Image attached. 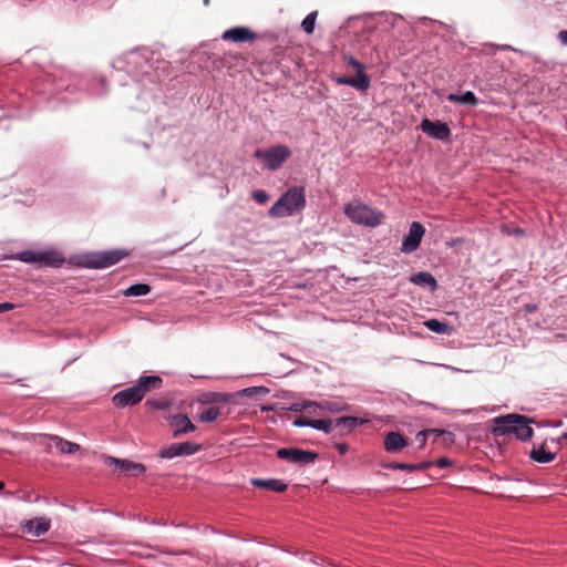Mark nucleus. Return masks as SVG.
I'll return each instance as SVG.
<instances>
[{
  "label": "nucleus",
  "instance_id": "21",
  "mask_svg": "<svg viewBox=\"0 0 567 567\" xmlns=\"http://www.w3.org/2000/svg\"><path fill=\"white\" fill-rule=\"evenodd\" d=\"M410 280H411V282H413L417 286H422V287L429 286L432 290H435L437 287V282H436L435 278L430 272H426V271H420V272L413 275L410 278Z\"/></svg>",
  "mask_w": 567,
  "mask_h": 567
},
{
  "label": "nucleus",
  "instance_id": "14",
  "mask_svg": "<svg viewBox=\"0 0 567 567\" xmlns=\"http://www.w3.org/2000/svg\"><path fill=\"white\" fill-rule=\"evenodd\" d=\"M162 384L163 380L158 375H142L134 385L143 399L148 391L159 389Z\"/></svg>",
  "mask_w": 567,
  "mask_h": 567
},
{
  "label": "nucleus",
  "instance_id": "11",
  "mask_svg": "<svg viewBox=\"0 0 567 567\" xmlns=\"http://www.w3.org/2000/svg\"><path fill=\"white\" fill-rule=\"evenodd\" d=\"M173 437H179L183 434L194 432L196 426L186 414H176L168 419Z\"/></svg>",
  "mask_w": 567,
  "mask_h": 567
},
{
  "label": "nucleus",
  "instance_id": "48",
  "mask_svg": "<svg viewBox=\"0 0 567 567\" xmlns=\"http://www.w3.org/2000/svg\"><path fill=\"white\" fill-rule=\"evenodd\" d=\"M347 449H348V447H347V445H346V444H340V445H339V451H340L341 453H346V452H347Z\"/></svg>",
  "mask_w": 567,
  "mask_h": 567
},
{
  "label": "nucleus",
  "instance_id": "22",
  "mask_svg": "<svg viewBox=\"0 0 567 567\" xmlns=\"http://www.w3.org/2000/svg\"><path fill=\"white\" fill-rule=\"evenodd\" d=\"M424 326L432 332L440 334H451L453 332V327L451 324L437 319H429L424 321Z\"/></svg>",
  "mask_w": 567,
  "mask_h": 567
},
{
  "label": "nucleus",
  "instance_id": "39",
  "mask_svg": "<svg viewBox=\"0 0 567 567\" xmlns=\"http://www.w3.org/2000/svg\"><path fill=\"white\" fill-rule=\"evenodd\" d=\"M292 424L297 427H311V420L306 416H299L292 421Z\"/></svg>",
  "mask_w": 567,
  "mask_h": 567
},
{
  "label": "nucleus",
  "instance_id": "23",
  "mask_svg": "<svg viewBox=\"0 0 567 567\" xmlns=\"http://www.w3.org/2000/svg\"><path fill=\"white\" fill-rule=\"evenodd\" d=\"M529 456L533 461L544 464V463H549V462L554 461L556 455H555V453L546 451L545 445L543 444L538 447H534L530 451Z\"/></svg>",
  "mask_w": 567,
  "mask_h": 567
},
{
  "label": "nucleus",
  "instance_id": "45",
  "mask_svg": "<svg viewBox=\"0 0 567 567\" xmlns=\"http://www.w3.org/2000/svg\"><path fill=\"white\" fill-rule=\"evenodd\" d=\"M14 308H16L14 303L2 302V303H0V313L13 310Z\"/></svg>",
  "mask_w": 567,
  "mask_h": 567
},
{
  "label": "nucleus",
  "instance_id": "51",
  "mask_svg": "<svg viewBox=\"0 0 567 567\" xmlns=\"http://www.w3.org/2000/svg\"><path fill=\"white\" fill-rule=\"evenodd\" d=\"M4 487V484L2 482H0V489H2Z\"/></svg>",
  "mask_w": 567,
  "mask_h": 567
},
{
  "label": "nucleus",
  "instance_id": "52",
  "mask_svg": "<svg viewBox=\"0 0 567 567\" xmlns=\"http://www.w3.org/2000/svg\"><path fill=\"white\" fill-rule=\"evenodd\" d=\"M563 437L567 440V432L564 433Z\"/></svg>",
  "mask_w": 567,
  "mask_h": 567
},
{
  "label": "nucleus",
  "instance_id": "15",
  "mask_svg": "<svg viewBox=\"0 0 567 567\" xmlns=\"http://www.w3.org/2000/svg\"><path fill=\"white\" fill-rule=\"evenodd\" d=\"M162 384L163 380L158 375H142L134 385L143 399L148 391L159 389Z\"/></svg>",
  "mask_w": 567,
  "mask_h": 567
},
{
  "label": "nucleus",
  "instance_id": "24",
  "mask_svg": "<svg viewBox=\"0 0 567 567\" xmlns=\"http://www.w3.org/2000/svg\"><path fill=\"white\" fill-rule=\"evenodd\" d=\"M447 100L450 102L465 104V105H476L478 103L477 97L472 91H466L462 94L451 93L447 95Z\"/></svg>",
  "mask_w": 567,
  "mask_h": 567
},
{
  "label": "nucleus",
  "instance_id": "5",
  "mask_svg": "<svg viewBox=\"0 0 567 567\" xmlns=\"http://www.w3.org/2000/svg\"><path fill=\"white\" fill-rule=\"evenodd\" d=\"M127 255L124 249L91 252L84 256L83 265L92 269H103L120 262Z\"/></svg>",
  "mask_w": 567,
  "mask_h": 567
},
{
  "label": "nucleus",
  "instance_id": "37",
  "mask_svg": "<svg viewBox=\"0 0 567 567\" xmlns=\"http://www.w3.org/2000/svg\"><path fill=\"white\" fill-rule=\"evenodd\" d=\"M318 405V409L322 410V411H329V412H338V411H341V408L338 406L336 403H332V402H322V403H317Z\"/></svg>",
  "mask_w": 567,
  "mask_h": 567
},
{
  "label": "nucleus",
  "instance_id": "12",
  "mask_svg": "<svg viewBox=\"0 0 567 567\" xmlns=\"http://www.w3.org/2000/svg\"><path fill=\"white\" fill-rule=\"evenodd\" d=\"M105 464L114 465L121 473H130L132 476H138L146 470L142 463H135L128 460H120L113 456H106Z\"/></svg>",
  "mask_w": 567,
  "mask_h": 567
},
{
  "label": "nucleus",
  "instance_id": "19",
  "mask_svg": "<svg viewBox=\"0 0 567 567\" xmlns=\"http://www.w3.org/2000/svg\"><path fill=\"white\" fill-rule=\"evenodd\" d=\"M251 484L256 487L266 488L269 491L282 493L287 489L288 485L281 481L276 478L270 480H261V478H254L251 480Z\"/></svg>",
  "mask_w": 567,
  "mask_h": 567
},
{
  "label": "nucleus",
  "instance_id": "3",
  "mask_svg": "<svg viewBox=\"0 0 567 567\" xmlns=\"http://www.w3.org/2000/svg\"><path fill=\"white\" fill-rule=\"evenodd\" d=\"M344 214L352 223L368 227H375L380 225L384 218V215L381 212H377L359 200H353L347 204L344 207Z\"/></svg>",
  "mask_w": 567,
  "mask_h": 567
},
{
  "label": "nucleus",
  "instance_id": "25",
  "mask_svg": "<svg viewBox=\"0 0 567 567\" xmlns=\"http://www.w3.org/2000/svg\"><path fill=\"white\" fill-rule=\"evenodd\" d=\"M233 395L229 393L210 392L203 395L200 402L203 403H228Z\"/></svg>",
  "mask_w": 567,
  "mask_h": 567
},
{
  "label": "nucleus",
  "instance_id": "17",
  "mask_svg": "<svg viewBox=\"0 0 567 567\" xmlns=\"http://www.w3.org/2000/svg\"><path fill=\"white\" fill-rule=\"evenodd\" d=\"M408 446V441L399 432H389L384 437V449L386 452L396 453Z\"/></svg>",
  "mask_w": 567,
  "mask_h": 567
},
{
  "label": "nucleus",
  "instance_id": "9",
  "mask_svg": "<svg viewBox=\"0 0 567 567\" xmlns=\"http://www.w3.org/2000/svg\"><path fill=\"white\" fill-rule=\"evenodd\" d=\"M421 130L430 137L440 141H446L451 135L449 125L441 121L432 122L429 118H424L421 122Z\"/></svg>",
  "mask_w": 567,
  "mask_h": 567
},
{
  "label": "nucleus",
  "instance_id": "16",
  "mask_svg": "<svg viewBox=\"0 0 567 567\" xmlns=\"http://www.w3.org/2000/svg\"><path fill=\"white\" fill-rule=\"evenodd\" d=\"M64 262V257L56 250L39 251L37 262L41 266L59 267Z\"/></svg>",
  "mask_w": 567,
  "mask_h": 567
},
{
  "label": "nucleus",
  "instance_id": "8",
  "mask_svg": "<svg viewBox=\"0 0 567 567\" xmlns=\"http://www.w3.org/2000/svg\"><path fill=\"white\" fill-rule=\"evenodd\" d=\"M200 450V445L190 443V442H182L174 443L167 447H164L159 451L158 456L162 458H174L177 456L193 455Z\"/></svg>",
  "mask_w": 567,
  "mask_h": 567
},
{
  "label": "nucleus",
  "instance_id": "33",
  "mask_svg": "<svg viewBox=\"0 0 567 567\" xmlns=\"http://www.w3.org/2000/svg\"><path fill=\"white\" fill-rule=\"evenodd\" d=\"M39 251L23 250L19 252L18 259L27 264H35Z\"/></svg>",
  "mask_w": 567,
  "mask_h": 567
},
{
  "label": "nucleus",
  "instance_id": "49",
  "mask_svg": "<svg viewBox=\"0 0 567 567\" xmlns=\"http://www.w3.org/2000/svg\"><path fill=\"white\" fill-rule=\"evenodd\" d=\"M526 310H527V312H533V311H535V310H536V306H530V305H528V306L526 307Z\"/></svg>",
  "mask_w": 567,
  "mask_h": 567
},
{
  "label": "nucleus",
  "instance_id": "47",
  "mask_svg": "<svg viewBox=\"0 0 567 567\" xmlns=\"http://www.w3.org/2000/svg\"><path fill=\"white\" fill-rule=\"evenodd\" d=\"M558 40H559L564 45H567V29H566V30H561V31L558 33Z\"/></svg>",
  "mask_w": 567,
  "mask_h": 567
},
{
  "label": "nucleus",
  "instance_id": "40",
  "mask_svg": "<svg viewBox=\"0 0 567 567\" xmlns=\"http://www.w3.org/2000/svg\"><path fill=\"white\" fill-rule=\"evenodd\" d=\"M146 403L156 410H166L169 406V403L165 401L148 400Z\"/></svg>",
  "mask_w": 567,
  "mask_h": 567
},
{
  "label": "nucleus",
  "instance_id": "34",
  "mask_svg": "<svg viewBox=\"0 0 567 567\" xmlns=\"http://www.w3.org/2000/svg\"><path fill=\"white\" fill-rule=\"evenodd\" d=\"M385 467L390 468V470H401V471L414 472L413 464H410V463L393 462V463L385 465Z\"/></svg>",
  "mask_w": 567,
  "mask_h": 567
},
{
  "label": "nucleus",
  "instance_id": "44",
  "mask_svg": "<svg viewBox=\"0 0 567 567\" xmlns=\"http://www.w3.org/2000/svg\"><path fill=\"white\" fill-rule=\"evenodd\" d=\"M431 466H432V462H421V463H417V464H413L414 472L415 471H425V470H427Z\"/></svg>",
  "mask_w": 567,
  "mask_h": 567
},
{
  "label": "nucleus",
  "instance_id": "10",
  "mask_svg": "<svg viewBox=\"0 0 567 567\" xmlns=\"http://www.w3.org/2000/svg\"><path fill=\"white\" fill-rule=\"evenodd\" d=\"M143 399L135 385L126 388L115 393L112 398V402L116 408H126L140 403Z\"/></svg>",
  "mask_w": 567,
  "mask_h": 567
},
{
  "label": "nucleus",
  "instance_id": "30",
  "mask_svg": "<svg viewBox=\"0 0 567 567\" xmlns=\"http://www.w3.org/2000/svg\"><path fill=\"white\" fill-rule=\"evenodd\" d=\"M317 16V11H312L302 20L301 28L307 34H311L313 32Z\"/></svg>",
  "mask_w": 567,
  "mask_h": 567
},
{
  "label": "nucleus",
  "instance_id": "13",
  "mask_svg": "<svg viewBox=\"0 0 567 567\" xmlns=\"http://www.w3.org/2000/svg\"><path fill=\"white\" fill-rule=\"evenodd\" d=\"M221 39L228 42H251L257 39V34L246 27H235L226 30Z\"/></svg>",
  "mask_w": 567,
  "mask_h": 567
},
{
  "label": "nucleus",
  "instance_id": "41",
  "mask_svg": "<svg viewBox=\"0 0 567 567\" xmlns=\"http://www.w3.org/2000/svg\"><path fill=\"white\" fill-rule=\"evenodd\" d=\"M429 433H434V431H420L416 436H415V440L420 443V446L423 447L429 439Z\"/></svg>",
  "mask_w": 567,
  "mask_h": 567
},
{
  "label": "nucleus",
  "instance_id": "6",
  "mask_svg": "<svg viewBox=\"0 0 567 567\" xmlns=\"http://www.w3.org/2000/svg\"><path fill=\"white\" fill-rule=\"evenodd\" d=\"M277 456L280 460L287 461L300 466L313 463L318 458V454L311 451H305L297 447H282L277 450Z\"/></svg>",
  "mask_w": 567,
  "mask_h": 567
},
{
  "label": "nucleus",
  "instance_id": "50",
  "mask_svg": "<svg viewBox=\"0 0 567 567\" xmlns=\"http://www.w3.org/2000/svg\"><path fill=\"white\" fill-rule=\"evenodd\" d=\"M319 409H310L309 411H306L309 414H317Z\"/></svg>",
  "mask_w": 567,
  "mask_h": 567
},
{
  "label": "nucleus",
  "instance_id": "1",
  "mask_svg": "<svg viewBox=\"0 0 567 567\" xmlns=\"http://www.w3.org/2000/svg\"><path fill=\"white\" fill-rule=\"evenodd\" d=\"M493 422L492 434L494 436L514 434L518 440L526 442L534 435V430L530 426L534 421L526 415L511 413L497 416Z\"/></svg>",
  "mask_w": 567,
  "mask_h": 567
},
{
  "label": "nucleus",
  "instance_id": "26",
  "mask_svg": "<svg viewBox=\"0 0 567 567\" xmlns=\"http://www.w3.org/2000/svg\"><path fill=\"white\" fill-rule=\"evenodd\" d=\"M151 291V287L147 284H135L130 286L123 291L126 297H140L146 296Z\"/></svg>",
  "mask_w": 567,
  "mask_h": 567
},
{
  "label": "nucleus",
  "instance_id": "31",
  "mask_svg": "<svg viewBox=\"0 0 567 567\" xmlns=\"http://www.w3.org/2000/svg\"><path fill=\"white\" fill-rule=\"evenodd\" d=\"M311 427L322 431L324 433H330L332 431V421L331 420H311Z\"/></svg>",
  "mask_w": 567,
  "mask_h": 567
},
{
  "label": "nucleus",
  "instance_id": "29",
  "mask_svg": "<svg viewBox=\"0 0 567 567\" xmlns=\"http://www.w3.org/2000/svg\"><path fill=\"white\" fill-rule=\"evenodd\" d=\"M364 422V420L357 416H342L337 420V425H343L349 429H354L355 426L363 424Z\"/></svg>",
  "mask_w": 567,
  "mask_h": 567
},
{
  "label": "nucleus",
  "instance_id": "53",
  "mask_svg": "<svg viewBox=\"0 0 567 567\" xmlns=\"http://www.w3.org/2000/svg\"><path fill=\"white\" fill-rule=\"evenodd\" d=\"M205 4L207 6L209 3V0H204Z\"/></svg>",
  "mask_w": 567,
  "mask_h": 567
},
{
  "label": "nucleus",
  "instance_id": "43",
  "mask_svg": "<svg viewBox=\"0 0 567 567\" xmlns=\"http://www.w3.org/2000/svg\"><path fill=\"white\" fill-rule=\"evenodd\" d=\"M426 431H434V433H429V437H432L433 441H435L439 436H442V435H449V436H452V433L451 432H447V431H444V430H439V429H427Z\"/></svg>",
  "mask_w": 567,
  "mask_h": 567
},
{
  "label": "nucleus",
  "instance_id": "38",
  "mask_svg": "<svg viewBox=\"0 0 567 567\" xmlns=\"http://www.w3.org/2000/svg\"><path fill=\"white\" fill-rule=\"evenodd\" d=\"M267 392H268V389L265 386H251V388L244 389L241 391V393L245 395L259 394V393L265 394Z\"/></svg>",
  "mask_w": 567,
  "mask_h": 567
},
{
  "label": "nucleus",
  "instance_id": "27",
  "mask_svg": "<svg viewBox=\"0 0 567 567\" xmlns=\"http://www.w3.org/2000/svg\"><path fill=\"white\" fill-rule=\"evenodd\" d=\"M219 416L220 410L216 406H209L208 409L198 413V420L205 423L215 422Z\"/></svg>",
  "mask_w": 567,
  "mask_h": 567
},
{
  "label": "nucleus",
  "instance_id": "28",
  "mask_svg": "<svg viewBox=\"0 0 567 567\" xmlns=\"http://www.w3.org/2000/svg\"><path fill=\"white\" fill-rule=\"evenodd\" d=\"M353 81L357 90L367 91L370 87V78L365 72H355Z\"/></svg>",
  "mask_w": 567,
  "mask_h": 567
},
{
  "label": "nucleus",
  "instance_id": "36",
  "mask_svg": "<svg viewBox=\"0 0 567 567\" xmlns=\"http://www.w3.org/2000/svg\"><path fill=\"white\" fill-rule=\"evenodd\" d=\"M347 63L355 69L357 72H365V66L363 63L354 59L353 56H347L346 58Z\"/></svg>",
  "mask_w": 567,
  "mask_h": 567
},
{
  "label": "nucleus",
  "instance_id": "2",
  "mask_svg": "<svg viewBox=\"0 0 567 567\" xmlns=\"http://www.w3.org/2000/svg\"><path fill=\"white\" fill-rule=\"evenodd\" d=\"M305 188L293 186L284 193L270 207L271 217H288L301 212L306 207Z\"/></svg>",
  "mask_w": 567,
  "mask_h": 567
},
{
  "label": "nucleus",
  "instance_id": "18",
  "mask_svg": "<svg viewBox=\"0 0 567 567\" xmlns=\"http://www.w3.org/2000/svg\"><path fill=\"white\" fill-rule=\"evenodd\" d=\"M50 520L44 517L29 519L24 524L27 532L33 536H41L50 529Z\"/></svg>",
  "mask_w": 567,
  "mask_h": 567
},
{
  "label": "nucleus",
  "instance_id": "7",
  "mask_svg": "<svg viewBox=\"0 0 567 567\" xmlns=\"http://www.w3.org/2000/svg\"><path fill=\"white\" fill-rule=\"evenodd\" d=\"M425 229L423 225L419 221H413L410 225L409 234L403 238L402 245H401V251L404 254H410L415 251L424 236Z\"/></svg>",
  "mask_w": 567,
  "mask_h": 567
},
{
  "label": "nucleus",
  "instance_id": "42",
  "mask_svg": "<svg viewBox=\"0 0 567 567\" xmlns=\"http://www.w3.org/2000/svg\"><path fill=\"white\" fill-rule=\"evenodd\" d=\"M334 81L338 84H343V85H349L351 87H354L353 76H338L334 79Z\"/></svg>",
  "mask_w": 567,
  "mask_h": 567
},
{
  "label": "nucleus",
  "instance_id": "20",
  "mask_svg": "<svg viewBox=\"0 0 567 567\" xmlns=\"http://www.w3.org/2000/svg\"><path fill=\"white\" fill-rule=\"evenodd\" d=\"M49 440L53 442L56 450L62 454H74L80 450L79 444L66 441L56 435H50Z\"/></svg>",
  "mask_w": 567,
  "mask_h": 567
},
{
  "label": "nucleus",
  "instance_id": "4",
  "mask_svg": "<svg viewBox=\"0 0 567 567\" xmlns=\"http://www.w3.org/2000/svg\"><path fill=\"white\" fill-rule=\"evenodd\" d=\"M254 156L262 161L269 171H277L291 156V151L287 146L278 144L267 150L257 148Z\"/></svg>",
  "mask_w": 567,
  "mask_h": 567
},
{
  "label": "nucleus",
  "instance_id": "32",
  "mask_svg": "<svg viewBox=\"0 0 567 567\" xmlns=\"http://www.w3.org/2000/svg\"><path fill=\"white\" fill-rule=\"evenodd\" d=\"M310 409H318L317 402L307 401L305 403H293L289 408V410L292 412H305V411H309Z\"/></svg>",
  "mask_w": 567,
  "mask_h": 567
},
{
  "label": "nucleus",
  "instance_id": "35",
  "mask_svg": "<svg viewBox=\"0 0 567 567\" xmlns=\"http://www.w3.org/2000/svg\"><path fill=\"white\" fill-rule=\"evenodd\" d=\"M251 197L258 203V204H265L268 202L269 199V196L268 194L262 190V189H258V190H255L252 192L251 194Z\"/></svg>",
  "mask_w": 567,
  "mask_h": 567
},
{
  "label": "nucleus",
  "instance_id": "46",
  "mask_svg": "<svg viewBox=\"0 0 567 567\" xmlns=\"http://www.w3.org/2000/svg\"><path fill=\"white\" fill-rule=\"evenodd\" d=\"M451 464H452V462L446 457H441L436 461V466L440 468H445V467L450 466Z\"/></svg>",
  "mask_w": 567,
  "mask_h": 567
}]
</instances>
